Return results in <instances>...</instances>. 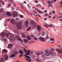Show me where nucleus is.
I'll return each mask as SVG.
<instances>
[{"label":"nucleus","mask_w":62,"mask_h":62,"mask_svg":"<svg viewBox=\"0 0 62 62\" xmlns=\"http://www.w3.org/2000/svg\"><path fill=\"white\" fill-rule=\"evenodd\" d=\"M16 20L17 21H19V18H16Z\"/></svg>","instance_id":"30"},{"label":"nucleus","mask_w":62,"mask_h":62,"mask_svg":"<svg viewBox=\"0 0 62 62\" xmlns=\"http://www.w3.org/2000/svg\"><path fill=\"white\" fill-rule=\"evenodd\" d=\"M51 41H52V40L54 41V39H51Z\"/></svg>","instance_id":"40"},{"label":"nucleus","mask_w":62,"mask_h":62,"mask_svg":"<svg viewBox=\"0 0 62 62\" xmlns=\"http://www.w3.org/2000/svg\"><path fill=\"white\" fill-rule=\"evenodd\" d=\"M60 21H62V19H59Z\"/></svg>","instance_id":"58"},{"label":"nucleus","mask_w":62,"mask_h":62,"mask_svg":"<svg viewBox=\"0 0 62 62\" xmlns=\"http://www.w3.org/2000/svg\"><path fill=\"white\" fill-rule=\"evenodd\" d=\"M30 43H33V42L31 41L30 42Z\"/></svg>","instance_id":"60"},{"label":"nucleus","mask_w":62,"mask_h":62,"mask_svg":"<svg viewBox=\"0 0 62 62\" xmlns=\"http://www.w3.org/2000/svg\"><path fill=\"white\" fill-rule=\"evenodd\" d=\"M49 25H45V26H46V27H48V26H49Z\"/></svg>","instance_id":"45"},{"label":"nucleus","mask_w":62,"mask_h":62,"mask_svg":"<svg viewBox=\"0 0 62 62\" xmlns=\"http://www.w3.org/2000/svg\"><path fill=\"white\" fill-rule=\"evenodd\" d=\"M10 22L13 24H15L16 23L15 20L14 19L11 20H10Z\"/></svg>","instance_id":"7"},{"label":"nucleus","mask_w":62,"mask_h":62,"mask_svg":"<svg viewBox=\"0 0 62 62\" xmlns=\"http://www.w3.org/2000/svg\"><path fill=\"white\" fill-rule=\"evenodd\" d=\"M18 51H16V54H18Z\"/></svg>","instance_id":"41"},{"label":"nucleus","mask_w":62,"mask_h":62,"mask_svg":"<svg viewBox=\"0 0 62 62\" xmlns=\"http://www.w3.org/2000/svg\"><path fill=\"white\" fill-rule=\"evenodd\" d=\"M10 18L8 19H7V21L8 22H9V21H10Z\"/></svg>","instance_id":"35"},{"label":"nucleus","mask_w":62,"mask_h":62,"mask_svg":"<svg viewBox=\"0 0 62 62\" xmlns=\"http://www.w3.org/2000/svg\"><path fill=\"white\" fill-rule=\"evenodd\" d=\"M37 29L38 31H40L41 30V27L39 25H38L37 26Z\"/></svg>","instance_id":"13"},{"label":"nucleus","mask_w":62,"mask_h":62,"mask_svg":"<svg viewBox=\"0 0 62 62\" xmlns=\"http://www.w3.org/2000/svg\"><path fill=\"white\" fill-rule=\"evenodd\" d=\"M51 4H48V7H49V8H50V6H51Z\"/></svg>","instance_id":"46"},{"label":"nucleus","mask_w":62,"mask_h":62,"mask_svg":"<svg viewBox=\"0 0 62 62\" xmlns=\"http://www.w3.org/2000/svg\"><path fill=\"white\" fill-rule=\"evenodd\" d=\"M60 19H62V17L61 16H60Z\"/></svg>","instance_id":"50"},{"label":"nucleus","mask_w":62,"mask_h":62,"mask_svg":"<svg viewBox=\"0 0 62 62\" xmlns=\"http://www.w3.org/2000/svg\"><path fill=\"white\" fill-rule=\"evenodd\" d=\"M10 6H11V4H9L8 5V7H10Z\"/></svg>","instance_id":"43"},{"label":"nucleus","mask_w":62,"mask_h":62,"mask_svg":"<svg viewBox=\"0 0 62 62\" xmlns=\"http://www.w3.org/2000/svg\"><path fill=\"white\" fill-rule=\"evenodd\" d=\"M25 25L26 26H28V22L27 21H26L25 23Z\"/></svg>","instance_id":"15"},{"label":"nucleus","mask_w":62,"mask_h":62,"mask_svg":"<svg viewBox=\"0 0 62 62\" xmlns=\"http://www.w3.org/2000/svg\"><path fill=\"white\" fill-rule=\"evenodd\" d=\"M61 4H62V1H61Z\"/></svg>","instance_id":"64"},{"label":"nucleus","mask_w":62,"mask_h":62,"mask_svg":"<svg viewBox=\"0 0 62 62\" xmlns=\"http://www.w3.org/2000/svg\"><path fill=\"white\" fill-rule=\"evenodd\" d=\"M48 17H49V18H51V16H48Z\"/></svg>","instance_id":"57"},{"label":"nucleus","mask_w":62,"mask_h":62,"mask_svg":"<svg viewBox=\"0 0 62 62\" xmlns=\"http://www.w3.org/2000/svg\"><path fill=\"white\" fill-rule=\"evenodd\" d=\"M34 39L35 40H37L38 39H37V38L36 37H35L34 38Z\"/></svg>","instance_id":"38"},{"label":"nucleus","mask_w":62,"mask_h":62,"mask_svg":"<svg viewBox=\"0 0 62 62\" xmlns=\"http://www.w3.org/2000/svg\"><path fill=\"white\" fill-rule=\"evenodd\" d=\"M8 48H11V47H12V44H8Z\"/></svg>","instance_id":"14"},{"label":"nucleus","mask_w":62,"mask_h":62,"mask_svg":"<svg viewBox=\"0 0 62 62\" xmlns=\"http://www.w3.org/2000/svg\"><path fill=\"white\" fill-rule=\"evenodd\" d=\"M44 12H45V13H46L47 12V10H45V11H44Z\"/></svg>","instance_id":"52"},{"label":"nucleus","mask_w":62,"mask_h":62,"mask_svg":"<svg viewBox=\"0 0 62 62\" xmlns=\"http://www.w3.org/2000/svg\"><path fill=\"white\" fill-rule=\"evenodd\" d=\"M4 11V10L2 8H1L0 9V13H2Z\"/></svg>","instance_id":"20"},{"label":"nucleus","mask_w":62,"mask_h":62,"mask_svg":"<svg viewBox=\"0 0 62 62\" xmlns=\"http://www.w3.org/2000/svg\"><path fill=\"white\" fill-rule=\"evenodd\" d=\"M19 52L21 54H23V52L21 50H20L19 51Z\"/></svg>","instance_id":"24"},{"label":"nucleus","mask_w":62,"mask_h":62,"mask_svg":"<svg viewBox=\"0 0 62 62\" xmlns=\"http://www.w3.org/2000/svg\"><path fill=\"white\" fill-rule=\"evenodd\" d=\"M44 19H45V20H47V18H45Z\"/></svg>","instance_id":"61"},{"label":"nucleus","mask_w":62,"mask_h":62,"mask_svg":"<svg viewBox=\"0 0 62 62\" xmlns=\"http://www.w3.org/2000/svg\"><path fill=\"white\" fill-rule=\"evenodd\" d=\"M49 14H50V15H51L52 14V13L51 12H50L49 13Z\"/></svg>","instance_id":"59"},{"label":"nucleus","mask_w":62,"mask_h":62,"mask_svg":"<svg viewBox=\"0 0 62 62\" xmlns=\"http://www.w3.org/2000/svg\"><path fill=\"white\" fill-rule=\"evenodd\" d=\"M49 26H53V25L52 24L49 25Z\"/></svg>","instance_id":"44"},{"label":"nucleus","mask_w":62,"mask_h":62,"mask_svg":"<svg viewBox=\"0 0 62 62\" xmlns=\"http://www.w3.org/2000/svg\"><path fill=\"white\" fill-rule=\"evenodd\" d=\"M33 11V12H34V13H35V14H37V12H36V11H35V10H34Z\"/></svg>","instance_id":"34"},{"label":"nucleus","mask_w":62,"mask_h":62,"mask_svg":"<svg viewBox=\"0 0 62 62\" xmlns=\"http://www.w3.org/2000/svg\"><path fill=\"white\" fill-rule=\"evenodd\" d=\"M27 58H28L29 59V58H30V57H29V56H27Z\"/></svg>","instance_id":"39"},{"label":"nucleus","mask_w":62,"mask_h":62,"mask_svg":"<svg viewBox=\"0 0 62 62\" xmlns=\"http://www.w3.org/2000/svg\"><path fill=\"white\" fill-rule=\"evenodd\" d=\"M6 14H7V15L9 17H10L11 16V13L10 12H7Z\"/></svg>","instance_id":"10"},{"label":"nucleus","mask_w":62,"mask_h":62,"mask_svg":"<svg viewBox=\"0 0 62 62\" xmlns=\"http://www.w3.org/2000/svg\"><path fill=\"white\" fill-rule=\"evenodd\" d=\"M39 39L41 40V41H45V39L42 37H40Z\"/></svg>","instance_id":"11"},{"label":"nucleus","mask_w":62,"mask_h":62,"mask_svg":"<svg viewBox=\"0 0 62 62\" xmlns=\"http://www.w3.org/2000/svg\"><path fill=\"white\" fill-rule=\"evenodd\" d=\"M37 54L38 55H40V53L39 52H38L37 53Z\"/></svg>","instance_id":"33"},{"label":"nucleus","mask_w":62,"mask_h":62,"mask_svg":"<svg viewBox=\"0 0 62 62\" xmlns=\"http://www.w3.org/2000/svg\"><path fill=\"white\" fill-rule=\"evenodd\" d=\"M29 30L28 29L27 30V31H28Z\"/></svg>","instance_id":"63"},{"label":"nucleus","mask_w":62,"mask_h":62,"mask_svg":"<svg viewBox=\"0 0 62 62\" xmlns=\"http://www.w3.org/2000/svg\"><path fill=\"white\" fill-rule=\"evenodd\" d=\"M36 10H38V9H37V8H36Z\"/></svg>","instance_id":"62"},{"label":"nucleus","mask_w":62,"mask_h":62,"mask_svg":"<svg viewBox=\"0 0 62 62\" xmlns=\"http://www.w3.org/2000/svg\"><path fill=\"white\" fill-rule=\"evenodd\" d=\"M13 15L14 17H15L16 16V12H13Z\"/></svg>","instance_id":"18"},{"label":"nucleus","mask_w":62,"mask_h":62,"mask_svg":"<svg viewBox=\"0 0 62 62\" xmlns=\"http://www.w3.org/2000/svg\"><path fill=\"white\" fill-rule=\"evenodd\" d=\"M16 38H17L18 40H19L20 41H21L22 43L23 42V40H22V39H20V37L19 36H16Z\"/></svg>","instance_id":"9"},{"label":"nucleus","mask_w":62,"mask_h":62,"mask_svg":"<svg viewBox=\"0 0 62 62\" xmlns=\"http://www.w3.org/2000/svg\"><path fill=\"white\" fill-rule=\"evenodd\" d=\"M51 50H52V51H54V49L53 48H52L51 49Z\"/></svg>","instance_id":"47"},{"label":"nucleus","mask_w":62,"mask_h":62,"mask_svg":"<svg viewBox=\"0 0 62 62\" xmlns=\"http://www.w3.org/2000/svg\"><path fill=\"white\" fill-rule=\"evenodd\" d=\"M5 35H6V36L7 38L9 37L8 34H6V33L4 32H2L1 33V37L4 38V37H5Z\"/></svg>","instance_id":"3"},{"label":"nucleus","mask_w":62,"mask_h":62,"mask_svg":"<svg viewBox=\"0 0 62 62\" xmlns=\"http://www.w3.org/2000/svg\"><path fill=\"white\" fill-rule=\"evenodd\" d=\"M43 51H42L41 53V54H43Z\"/></svg>","instance_id":"53"},{"label":"nucleus","mask_w":62,"mask_h":62,"mask_svg":"<svg viewBox=\"0 0 62 62\" xmlns=\"http://www.w3.org/2000/svg\"><path fill=\"white\" fill-rule=\"evenodd\" d=\"M23 40L26 43V42H27V41H28V40L27 39H24Z\"/></svg>","instance_id":"23"},{"label":"nucleus","mask_w":62,"mask_h":62,"mask_svg":"<svg viewBox=\"0 0 62 62\" xmlns=\"http://www.w3.org/2000/svg\"><path fill=\"white\" fill-rule=\"evenodd\" d=\"M24 56H26V57H27V55H24Z\"/></svg>","instance_id":"48"},{"label":"nucleus","mask_w":62,"mask_h":62,"mask_svg":"<svg viewBox=\"0 0 62 62\" xmlns=\"http://www.w3.org/2000/svg\"><path fill=\"white\" fill-rule=\"evenodd\" d=\"M3 41H5V42H6V41H7V40L5 38H3Z\"/></svg>","instance_id":"26"},{"label":"nucleus","mask_w":62,"mask_h":62,"mask_svg":"<svg viewBox=\"0 0 62 62\" xmlns=\"http://www.w3.org/2000/svg\"><path fill=\"white\" fill-rule=\"evenodd\" d=\"M10 1L11 2H12H12H13V0H10Z\"/></svg>","instance_id":"49"},{"label":"nucleus","mask_w":62,"mask_h":62,"mask_svg":"<svg viewBox=\"0 0 62 62\" xmlns=\"http://www.w3.org/2000/svg\"><path fill=\"white\" fill-rule=\"evenodd\" d=\"M53 18L54 19H55V16H54L53 17Z\"/></svg>","instance_id":"56"},{"label":"nucleus","mask_w":62,"mask_h":62,"mask_svg":"<svg viewBox=\"0 0 62 62\" xmlns=\"http://www.w3.org/2000/svg\"><path fill=\"white\" fill-rule=\"evenodd\" d=\"M17 28L20 29L22 28V22H19L17 24Z\"/></svg>","instance_id":"2"},{"label":"nucleus","mask_w":62,"mask_h":62,"mask_svg":"<svg viewBox=\"0 0 62 62\" xmlns=\"http://www.w3.org/2000/svg\"><path fill=\"white\" fill-rule=\"evenodd\" d=\"M45 54H43L42 55V56H45V55H47V56H49L51 54H53V52L51 51H48V50H46L45 51Z\"/></svg>","instance_id":"1"},{"label":"nucleus","mask_w":62,"mask_h":62,"mask_svg":"<svg viewBox=\"0 0 62 62\" xmlns=\"http://www.w3.org/2000/svg\"><path fill=\"white\" fill-rule=\"evenodd\" d=\"M52 12L53 13H54V11H52Z\"/></svg>","instance_id":"54"},{"label":"nucleus","mask_w":62,"mask_h":62,"mask_svg":"<svg viewBox=\"0 0 62 62\" xmlns=\"http://www.w3.org/2000/svg\"><path fill=\"white\" fill-rule=\"evenodd\" d=\"M0 2H1L2 3V5H4V1H2V0H0Z\"/></svg>","instance_id":"29"},{"label":"nucleus","mask_w":62,"mask_h":62,"mask_svg":"<svg viewBox=\"0 0 62 62\" xmlns=\"http://www.w3.org/2000/svg\"><path fill=\"white\" fill-rule=\"evenodd\" d=\"M24 52H26L25 53L27 55H30V54L31 52H30V50H27V51L26 49L24 48Z\"/></svg>","instance_id":"4"},{"label":"nucleus","mask_w":62,"mask_h":62,"mask_svg":"<svg viewBox=\"0 0 62 62\" xmlns=\"http://www.w3.org/2000/svg\"><path fill=\"white\" fill-rule=\"evenodd\" d=\"M23 56V55L20 54L19 55L20 57H21V56Z\"/></svg>","instance_id":"37"},{"label":"nucleus","mask_w":62,"mask_h":62,"mask_svg":"<svg viewBox=\"0 0 62 62\" xmlns=\"http://www.w3.org/2000/svg\"><path fill=\"white\" fill-rule=\"evenodd\" d=\"M32 25H33L34 27H36V23L35 22L31 21L30 23V24H32Z\"/></svg>","instance_id":"5"},{"label":"nucleus","mask_w":62,"mask_h":62,"mask_svg":"<svg viewBox=\"0 0 62 62\" xmlns=\"http://www.w3.org/2000/svg\"><path fill=\"white\" fill-rule=\"evenodd\" d=\"M48 4H51V1H48Z\"/></svg>","instance_id":"31"},{"label":"nucleus","mask_w":62,"mask_h":62,"mask_svg":"<svg viewBox=\"0 0 62 62\" xmlns=\"http://www.w3.org/2000/svg\"><path fill=\"white\" fill-rule=\"evenodd\" d=\"M18 15V13L16 12V16H17Z\"/></svg>","instance_id":"28"},{"label":"nucleus","mask_w":62,"mask_h":62,"mask_svg":"<svg viewBox=\"0 0 62 62\" xmlns=\"http://www.w3.org/2000/svg\"><path fill=\"white\" fill-rule=\"evenodd\" d=\"M10 39H15V38H16V37H15L14 36H11L9 37Z\"/></svg>","instance_id":"12"},{"label":"nucleus","mask_w":62,"mask_h":62,"mask_svg":"<svg viewBox=\"0 0 62 62\" xmlns=\"http://www.w3.org/2000/svg\"><path fill=\"white\" fill-rule=\"evenodd\" d=\"M45 16H46V17H47L48 16V15L47 14H45Z\"/></svg>","instance_id":"36"},{"label":"nucleus","mask_w":62,"mask_h":62,"mask_svg":"<svg viewBox=\"0 0 62 62\" xmlns=\"http://www.w3.org/2000/svg\"><path fill=\"white\" fill-rule=\"evenodd\" d=\"M15 56V54H11L10 55V58H12V57H14Z\"/></svg>","instance_id":"16"},{"label":"nucleus","mask_w":62,"mask_h":62,"mask_svg":"<svg viewBox=\"0 0 62 62\" xmlns=\"http://www.w3.org/2000/svg\"><path fill=\"white\" fill-rule=\"evenodd\" d=\"M26 58V59L28 61V62H30V61H30V62H31V59H29L28 60V59H27V58Z\"/></svg>","instance_id":"21"},{"label":"nucleus","mask_w":62,"mask_h":62,"mask_svg":"<svg viewBox=\"0 0 62 62\" xmlns=\"http://www.w3.org/2000/svg\"><path fill=\"white\" fill-rule=\"evenodd\" d=\"M38 13H42V12L40 10L38 11Z\"/></svg>","instance_id":"32"},{"label":"nucleus","mask_w":62,"mask_h":62,"mask_svg":"<svg viewBox=\"0 0 62 62\" xmlns=\"http://www.w3.org/2000/svg\"><path fill=\"white\" fill-rule=\"evenodd\" d=\"M45 32H43V34H42V36H44V35H45Z\"/></svg>","instance_id":"27"},{"label":"nucleus","mask_w":62,"mask_h":62,"mask_svg":"<svg viewBox=\"0 0 62 62\" xmlns=\"http://www.w3.org/2000/svg\"><path fill=\"white\" fill-rule=\"evenodd\" d=\"M23 3H25V4H26V2H25V1H23Z\"/></svg>","instance_id":"55"},{"label":"nucleus","mask_w":62,"mask_h":62,"mask_svg":"<svg viewBox=\"0 0 62 62\" xmlns=\"http://www.w3.org/2000/svg\"><path fill=\"white\" fill-rule=\"evenodd\" d=\"M8 57L7 56V54H6L4 56V60L7 61V60H8Z\"/></svg>","instance_id":"8"},{"label":"nucleus","mask_w":62,"mask_h":62,"mask_svg":"<svg viewBox=\"0 0 62 62\" xmlns=\"http://www.w3.org/2000/svg\"><path fill=\"white\" fill-rule=\"evenodd\" d=\"M35 2H36V3H38V1H37V0H36L35 1Z\"/></svg>","instance_id":"51"},{"label":"nucleus","mask_w":62,"mask_h":62,"mask_svg":"<svg viewBox=\"0 0 62 62\" xmlns=\"http://www.w3.org/2000/svg\"><path fill=\"white\" fill-rule=\"evenodd\" d=\"M20 16L21 18H23V16H22V15H21Z\"/></svg>","instance_id":"42"},{"label":"nucleus","mask_w":62,"mask_h":62,"mask_svg":"<svg viewBox=\"0 0 62 62\" xmlns=\"http://www.w3.org/2000/svg\"><path fill=\"white\" fill-rule=\"evenodd\" d=\"M4 58H2L0 59V62H4Z\"/></svg>","instance_id":"19"},{"label":"nucleus","mask_w":62,"mask_h":62,"mask_svg":"<svg viewBox=\"0 0 62 62\" xmlns=\"http://www.w3.org/2000/svg\"><path fill=\"white\" fill-rule=\"evenodd\" d=\"M27 38L29 40H31V38H30V37L28 36V35H27Z\"/></svg>","instance_id":"22"},{"label":"nucleus","mask_w":62,"mask_h":62,"mask_svg":"<svg viewBox=\"0 0 62 62\" xmlns=\"http://www.w3.org/2000/svg\"><path fill=\"white\" fill-rule=\"evenodd\" d=\"M22 37H23V38H26V36H25V35L24 34H23L22 35Z\"/></svg>","instance_id":"25"},{"label":"nucleus","mask_w":62,"mask_h":62,"mask_svg":"<svg viewBox=\"0 0 62 62\" xmlns=\"http://www.w3.org/2000/svg\"><path fill=\"white\" fill-rule=\"evenodd\" d=\"M56 50L57 52H58V53H60V54L62 53V49H57Z\"/></svg>","instance_id":"6"},{"label":"nucleus","mask_w":62,"mask_h":62,"mask_svg":"<svg viewBox=\"0 0 62 62\" xmlns=\"http://www.w3.org/2000/svg\"><path fill=\"white\" fill-rule=\"evenodd\" d=\"M7 52H8V51L6 49H3L2 51V52L4 53H7Z\"/></svg>","instance_id":"17"}]
</instances>
